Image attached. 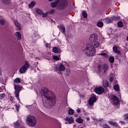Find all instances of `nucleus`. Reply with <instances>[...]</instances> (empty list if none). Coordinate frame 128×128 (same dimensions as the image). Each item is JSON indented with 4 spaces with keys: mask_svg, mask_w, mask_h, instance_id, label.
Here are the masks:
<instances>
[{
    "mask_svg": "<svg viewBox=\"0 0 128 128\" xmlns=\"http://www.w3.org/2000/svg\"><path fill=\"white\" fill-rule=\"evenodd\" d=\"M41 94L43 98V104L46 108H52L56 104V95L48 88H42L41 90Z\"/></svg>",
    "mask_w": 128,
    "mask_h": 128,
    "instance_id": "nucleus-1",
    "label": "nucleus"
},
{
    "mask_svg": "<svg viewBox=\"0 0 128 128\" xmlns=\"http://www.w3.org/2000/svg\"><path fill=\"white\" fill-rule=\"evenodd\" d=\"M50 6L52 8H56L58 10H62L68 6V2L66 0H57L55 2L50 3Z\"/></svg>",
    "mask_w": 128,
    "mask_h": 128,
    "instance_id": "nucleus-2",
    "label": "nucleus"
},
{
    "mask_svg": "<svg viewBox=\"0 0 128 128\" xmlns=\"http://www.w3.org/2000/svg\"><path fill=\"white\" fill-rule=\"evenodd\" d=\"M82 50L88 56H94L96 54V48L94 47V45L88 44L86 48H82Z\"/></svg>",
    "mask_w": 128,
    "mask_h": 128,
    "instance_id": "nucleus-3",
    "label": "nucleus"
},
{
    "mask_svg": "<svg viewBox=\"0 0 128 128\" xmlns=\"http://www.w3.org/2000/svg\"><path fill=\"white\" fill-rule=\"evenodd\" d=\"M26 124L29 126H36V118L32 116H28L26 118Z\"/></svg>",
    "mask_w": 128,
    "mask_h": 128,
    "instance_id": "nucleus-4",
    "label": "nucleus"
},
{
    "mask_svg": "<svg viewBox=\"0 0 128 128\" xmlns=\"http://www.w3.org/2000/svg\"><path fill=\"white\" fill-rule=\"evenodd\" d=\"M30 67V64L28 62H26L24 65L20 69L19 72L20 74H24L26 72V70Z\"/></svg>",
    "mask_w": 128,
    "mask_h": 128,
    "instance_id": "nucleus-5",
    "label": "nucleus"
},
{
    "mask_svg": "<svg viewBox=\"0 0 128 128\" xmlns=\"http://www.w3.org/2000/svg\"><path fill=\"white\" fill-rule=\"evenodd\" d=\"M92 96L88 100V104L90 106H94V103L96 100V96L94 94H92Z\"/></svg>",
    "mask_w": 128,
    "mask_h": 128,
    "instance_id": "nucleus-6",
    "label": "nucleus"
},
{
    "mask_svg": "<svg viewBox=\"0 0 128 128\" xmlns=\"http://www.w3.org/2000/svg\"><path fill=\"white\" fill-rule=\"evenodd\" d=\"M14 90H15V96L17 98V100H20L18 96H20V88L21 87L18 85L14 84Z\"/></svg>",
    "mask_w": 128,
    "mask_h": 128,
    "instance_id": "nucleus-7",
    "label": "nucleus"
},
{
    "mask_svg": "<svg viewBox=\"0 0 128 128\" xmlns=\"http://www.w3.org/2000/svg\"><path fill=\"white\" fill-rule=\"evenodd\" d=\"M109 98L111 102H114V104L116 105L118 104H120V100H118V98L116 96L113 95L110 96Z\"/></svg>",
    "mask_w": 128,
    "mask_h": 128,
    "instance_id": "nucleus-8",
    "label": "nucleus"
},
{
    "mask_svg": "<svg viewBox=\"0 0 128 128\" xmlns=\"http://www.w3.org/2000/svg\"><path fill=\"white\" fill-rule=\"evenodd\" d=\"M64 62H62V64H60L58 67L56 68V70L58 72H64L66 70V67L64 66Z\"/></svg>",
    "mask_w": 128,
    "mask_h": 128,
    "instance_id": "nucleus-9",
    "label": "nucleus"
},
{
    "mask_svg": "<svg viewBox=\"0 0 128 128\" xmlns=\"http://www.w3.org/2000/svg\"><path fill=\"white\" fill-rule=\"evenodd\" d=\"M89 40L91 42H96V40H98V35L96 34H92L89 38Z\"/></svg>",
    "mask_w": 128,
    "mask_h": 128,
    "instance_id": "nucleus-10",
    "label": "nucleus"
},
{
    "mask_svg": "<svg viewBox=\"0 0 128 128\" xmlns=\"http://www.w3.org/2000/svg\"><path fill=\"white\" fill-rule=\"evenodd\" d=\"M94 90L95 92L98 94H102L104 92V90L102 87L96 88L94 89Z\"/></svg>",
    "mask_w": 128,
    "mask_h": 128,
    "instance_id": "nucleus-11",
    "label": "nucleus"
},
{
    "mask_svg": "<svg viewBox=\"0 0 128 128\" xmlns=\"http://www.w3.org/2000/svg\"><path fill=\"white\" fill-rule=\"evenodd\" d=\"M22 126V120H18L16 122H14V128H18Z\"/></svg>",
    "mask_w": 128,
    "mask_h": 128,
    "instance_id": "nucleus-12",
    "label": "nucleus"
},
{
    "mask_svg": "<svg viewBox=\"0 0 128 128\" xmlns=\"http://www.w3.org/2000/svg\"><path fill=\"white\" fill-rule=\"evenodd\" d=\"M35 10H36V14H37L42 16V14H44V11L40 8H36Z\"/></svg>",
    "mask_w": 128,
    "mask_h": 128,
    "instance_id": "nucleus-13",
    "label": "nucleus"
},
{
    "mask_svg": "<svg viewBox=\"0 0 128 128\" xmlns=\"http://www.w3.org/2000/svg\"><path fill=\"white\" fill-rule=\"evenodd\" d=\"M14 22L15 26H16V28H18V30H22V26H20V24L18 23V22L16 20H14Z\"/></svg>",
    "mask_w": 128,
    "mask_h": 128,
    "instance_id": "nucleus-14",
    "label": "nucleus"
},
{
    "mask_svg": "<svg viewBox=\"0 0 128 128\" xmlns=\"http://www.w3.org/2000/svg\"><path fill=\"white\" fill-rule=\"evenodd\" d=\"M93 44L94 48H100V42H98L97 40L93 42Z\"/></svg>",
    "mask_w": 128,
    "mask_h": 128,
    "instance_id": "nucleus-15",
    "label": "nucleus"
},
{
    "mask_svg": "<svg viewBox=\"0 0 128 128\" xmlns=\"http://www.w3.org/2000/svg\"><path fill=\"white\" fill-rule=\"evenodd\" d=\"M64 120H66V122H68V124H72L74 122V118H64Z\"/></svg>",
    "mask_w": 128,
    "mask_h": 128,
    "instance_id": "nucleus-16",
    "label": "nucleus"
},
{
    "mask_svg": "<svg viewBox=\"0 0 128 128\" xmlns=\"http://www.w3.org/2000/svg\"><path fill=\"white\" fill-rule=\"evenodd\" d=\"M104 22H105V24H110L112 22V19L110 18H106L103 20Z\"/></svg>",
    "mask_w": 128,
    "mask_h": 128,
    "instance_id": "nucleus-17",
    "label": "nucleus"
},
{
    "mask_svg": "<svg viewBox=\"0 0 128 128\" xmlns=\"http://www.w3.org/2000/svg\"><path fill=\"white\" fill-rule=\"evenodd\" d=\"M36 2L34 1L31 2L30 4H28V8H32L34 6L35 4H36Z\"/></svg>",
    "mask_w": 128,
    "mask_h": 128,
    "instance_id": "nucleus-18",
    "label": "nucleus"
},
{
    "mask_svg": "<svg viewBox=\"0 0 128 128\" xmlns=\"http://www.w3.org/2000/svg\"><path fill=\"white\" fill-rule=\"evenodd\" d=\"M2 4H12V0H2Z\"/></svg>",
    "mask_w": 128,
    "mask_h": 128,
    "instance_id": "nucleus-19",
    "label": "nucleus"
},
{
    "mask_svg": "<svg viewBox=\"0 0 128 128\" xmlns=\"http://www.w3.org/2000/svg\"><path fill=\"white\" fill-rule=\"evenodd\" d=\"M113 50L116 54H120V51L118 50V47L114 46L113 47Z\"/></svg>",
    "mask_w": 128,
    "mask_h": 128,
    "instance_id": "nucleus-20",
    "label": "nucleus"
},
{
    "mask_svg": "<svg viewBox=\"0 0 128 128\" xmlns=\"http://www.w3.org/2000/svg\"><path fill=\"white\" fill-rule=\"evenodd\" d=\"M16 38L17 40H20L22 38V35L20 32H16Z\"/></svg>",
    "mask_w": 128,
    "mask_h": 128,
    "instance_id": "nucleus-21",
    "label": "nucleus"
},
{
    "mask_svg": "<svg viewBox=\"0 0 128 128\" xmlns=\"http://www.w3.org/2000/svg\"><path fill=\"white\" fill-rule=\"evenodd\" d=\"M102 69L104 70V72H106L108 70V66L106 64H104L102 66Z\"/></svg>",
    "mask_w": 128,
    "mask_h": 128,
    "instance_id": "nucleus-22",
    "label": "nucleus"
},
{
    "mask_svg": "<svg viewBox=\"0 0 128 128\" xmlns=\"http://www.w3.org/2000/svg\"><path fill=\"white\" fill-rule=\"evenodd\" d=\"M114 90L118 92V90H120V86H118V84H116L114 86Z\"/></svg>",
    "mask_w": 128,
    "mask_h": 128,
    "instance_id": "nucleus-23",
    "label": "nucleus"
},
{
    "mask_svg": "<svg viewBox=\"0 0 128 128\" xmlns=\"http://www.w3.org/2000/svg\"><path fill=\"white\" fill-rule=\"evenodd\" d=\"M108 124H112V126H118V124H116V122H114L112 120L108 121Z\"/></svg>",
    "mask_w": 128,
    "mask_h": 128,
    "instance_id": "nucleus-24",
    "label": "nucleus"
},
{
    "mask_svg": "<svg viewBox=\"0 0 128 128\" xmlns=\"http://www.w3.org/2000/svg\"><path fill=\"white\" fill-rule=\"evenodd\" d=\"M97 26L98 28H102L104 26V22H99L97 23Z\"/></svg>",
    "mask_w": 128,
    "mask_h": 128,
    "instance_id": "nucleus-25",
    "label": "nucleus"
},
{
    "mask_svg": "<svg viewBox=\"0 0 128 128\" xmlns=\"http://www.w3.org/2000/svg\"><path fill=\"white\" fill-rule=\"evenodd\" d=\"M53 52L55 54H58V52H60V49L56 47H54L53 48Z\"/></svg>",
    "mask_w": 128,
    "mask_h": 128,
    "instance_id": "nucleus-26",
    "label": "nucleus"
},
{
    "mask_svg": "<svg viewBox=\"0 0 128 128\" xmlns=\"http://www.w3.org/2000/svg\"><path fill=\"white\" fill-rule=\"evenodd\" d=\"M60 30H61V32H63V34H64V32H66V28L64 27V26H60Z\"/></svg>",
    "mask_w": 128,
    "mask_h": 128,
    "instance_id": "nucleus-27",
    "label": "nucleus"
},
{
    "mask_svg": "<svg viewBox=\"0 0 128 128\" xmlns=\"http://www.w3.org/2000/svg\"><path fill=\"white\" fill-rule=\"evenodd\" d=\"M103 86H104V88H106L108 86V82L106 80H104L103 81Z\"/></svg>",
    "mask_w": 128,
    "mask_h": 128,
    "instance_id": "nucleus-28",
    "label": "nucleus"
},
{
    "mask_svg": "<svg viewBox=\"0 0 128 128\" xmlns=\"http://www.w3.org/2000/svg\"><path fill=\"white\" fill-rule=\"evenodd\" d=\"M76 122L78 124H82V122H84V120H82V118H78L76 119Z\"/></svg>",
    "mask_w": 128,
    "mask_h": 128,
    "instance_id": "nucleus-29",
    "label": "nucleus"
},
{
    "mask_svg": "<svg viewBox=\"0 0 128 128\" xmlns=\"http://www.w3.org/2000/svg\"><path fill=\"white\" fill-rule=\"evenodd\" d=\"M118 28H122V26H124V24H122V21L118 22Z\"/></svg>",
    "mask_w": 128,
    "mask_h": 128,
    "instance_id": "nucleus-30",
    "label": "nucleus"
},
{
    "mask_svg": "<svg viewBox=\"0 0 128 128\" xmlns=\"http://www.w3.org/2000/svg\"><path fill=\"white\" fill-rule=\"evenodd\" d=\"M98 56H104L105 58H108V54H106L104 52L99 54Z\"/></svg>",
    "mask_w": 128,
    "mask_h": 128,
    "instance_id": "nucleus-31",
    "label": "nucleus"
},
{
    "mask_svg": "<svg viewBox=\"0 0 128 128\" xmlns=\"http://www.w3.org/2000/svg\"><path fill=\"white\" fill-rule=\"evenodd\" d=\"M82 16L84 18H88V14L86 12H83L82 13Z\"/></svg>",
    "mask_w": 128,
    "mask_h": 128,
    "instance_id": "nucleus-32",
    "label": "nucleus"
},
{
    "mask_svg": "<svg viewBox=\"0 0 128 128\" xmlns=\"http://www.w3.org/2000/svg\"><path fill=\"white\" fill-rule=\"evenodd\" d=\"M14 82H15L16 84H20V78H16L14 80Z\"/></svg>",
    "mask_w": 128,
    "mask_h": 128,
    "instance_id": "nucleus-33",
    "label": "nucleus"
},
{
    "mask_svg": "<svg viewBox=\"0 0 128 128\" xmlns=\"http://www.w3.org/2000/svg\"><path fill=\"white\" fill-rule=\"evenodd\" d=\"M109 60L110 62H114V56H110L109 58Z\"/></svg>",
    "mask_w": 128,
    "mask_h": 128,
    "instance_id": "nucleus-34",
    "label": "nucleus"
},
{
    "mask_svg": "<svg viewBox=\"0 0 128 128\" xmlns=\"http://www.w3.org/2000/svg\"><path fill=\"white\" fill-rule=\"evenodd\" d=\"M0 24H2V26H4V24H6V20H4L3 19L0 20Z\"/></svg>",
    "mask_w": 128,
    "mask_h": 128,
    "instance_id": "nucleus-35",
    "label": "nucleus"
},
{
    "mask_svg": "<svg viewBox=\"0 0 128 128\" xmlns=\"http://www.w3.org/2000/svg\"><path fill=\"white\" fill-rule=\"evenodd\" d=\"M53 59L54 60H60V58L58 56H53Z\"/></svg>",
    "mask_w": 128,
    "mask_h": 128,
    "instance_id": "nucleus-36",
    "label": "nucleus"
},
{
    "mask_svg": "<svg viewBox=\"0 0 128 128\" xmlns=\"http://www.w3.org/2000/svg\"><path fill=\"white\" fill-rule=\"evenodd\" d=\"M48 14V12H46V13H44L43 12V14H41V16H42L43 18H46Z\"/></svg>",
    "mask_w": 128,
    "mask_h": 128,
    "instance_id": "nucleus-37",
    "label": "nucleus"
},
{
    "mask_svg": "<svg viewBox=\"0 0 128 128\" xmlns=\"http://www.w3.org/2000/svg\"><path fill=\"white\" fill-rule=\"evenodd\" d=\"M74 111L72 109H70V110L68 111L69 114L72 115V114H74Z\"/></svg>",
    "mask_w": 128,
    "mask_h": 128,
    "instance_id": "nucleus-38",
    "label": "nucleus"
},
{
    "mask_svg": "<svg viewBox=\"0 0 128 128\" xmlns=\"http://www.w3.org/2000/svg\"><path fill=\"white\" fill-rule=\"evenodd\" d=\"M4 96H6V94H0V100H2V98H4Z\"/></svg>",
    "mask_w": 128,
    "mask_h": 128,
    "instance_id": "nucleus-39",
    "label": "nucleus"
},
{
    "mask_svg": "<svg viewBox=\"0 0 128 128\" xmlns=\"http://www.w3.org/2000/svg\"><path fill=\"white\" fill-rule=\"evenodd\" d=\"M102 126L104 128H110V126H108V124H104Z\"/></svg>",
    "mask_w": 128,
    "mask_h": 128,
    "instance_id": "nucleus-40",
    "label": "nucleus"
},
{
    "mask_svg": "<svg viewBox=\"0 0 128 128\" xmlns=\"http://www.w3.org/2000/svg\"><path fill=\"white\" fill-rule=\"evenodd\" d=\"M120 16H114V20H120Z\"/></svg>",
    "mask_w": 128,
    "mask_h": 128,
    "instance_id": "nucleus-41",
    "label": "nucleus"
},
{
    "mask_svg": "<svg viewBox=\"0 0 128 128\" xmlns=\"http://www.w3.org/2000/svg\"><path fill=\"white\" fill-rule=\"evenodd\" d=\"M124 118L125 120H128V114H125L124 115Z\"/></svg>",
    "mask_w": 128,
    "mask_h": 128,
    "instance_id": "nucleus-42",
    "label": "nucleus"
},
{
    "mask_svg": "<svg viewBox=\"0 0 128 128\" xmlns=\"http://www.w3.org/2000/svg\"><path fill=\"white\" fill-rule=\"evenodd\" d=\"M16 110H17V112H18V110H20V106L16 105Z\"/></svg>",
    "mask_w": 128,
    "mask_h": 128,
    "instance_id": "nucleus-43",
    "label": "nucleus"
},
{
    "mask_svg": "<svg viewBox=\"0 0 128 128\" xmlns=\"http://www.w3.org/2000/svg\"><path fill=\"white\" fill-rule=\"evenodd\" d=\"M54 10H51L49 12V14H54Z\"/></svg>",
    "mask_w": 128,
    "mask_h": 128,
    "instance_id": "nucleus-44",
    "label": "nucleus"
},
{
    "mask_svg": "<svg viewBox=\"0 0 128 128\" xmlns=\"http://www.w3.org/2000/svg\"><path fill=\"white\" fill-rule=\"evenodd\" d=\"M98 70H100V68H102V65L100 64V65H98Z\"/></svg>",
    "mask_w": 128,
    "mask_h": 128,
    "instance_id": "nucleus-45",
    "label": "nucleus"
},
{
    "mask_svg": "<svg viewBox=\"0 0 128 128\" xmlns=\"http://www.w3.org/2000/svg\"><path fill=\"white\" fill-rule=\"evenodd\" d=\"M77 112H80V108H78L76 110Z\"/></svg>",
    "mask_w": 128,
    "mask_h": 128,
    "instance_id": "nucleus-46",
    "label": "nucleus"
},
{
    "mask_svg": "<svg viewBox=\"0 0 128 128\" xmlns=\"http://www.w3.org/2000/svg\"><path fill=\"white\" fill-rule=\"evenodd\" d=\"M110 82H112L114 80V78H110Z\"/></svg>",
    "mask_w": 128,
    "mask_h": 128,
    "instance_id": "nucleus-47",
    "label": "nucleus"
},
{
    "mask_svg": "<svg viewBox=\"0 0 128 128\" xmlns=\"http://www.w3.org/2000/svg\"><path fill=\"white\" fill-rule=\"evenodd\" d=\"M86 120H87L88 121V120H90V118H86Z\"/></svg>",
    "mask_w": 128,
    "mask_h": 128,
    "instance_id": "nucleus-48",
    "label": "nucleus"
},
{
    "mask_svg": "<svg viewBox=\"0 0 128 128\" xmlns=\"http://www.w3.org/2000/svg\"><path fill=\"white\" fill-rule=\"evenodd\" d=\"M2 74V71L0 70V76Z\"/></svg>",
    "mask_w": 128,
    "mask_h": 128,
    "instance_id": "nucleus-49",
    "label": "nucleus"
},
{
    "mask_svg": "<svg viewBox=\"0 0 128 128\" xmlns=\"http://www.w3.org/2000/svg\"><path fill=\"white\" fill-rule=\"evenodd\" d=\"M49 2H52L54 0H48Z\"/></svg>",
    "mask_w": 128,
    "mask_h": 128,
    "instance_id": "nucleus-50",
    "label": "nucleus"
},
{
    "mask_svg": "<svg viewBox=\"0 0 128 128\" xmlns=\"http://www.w3.org/2000/svg\"><path fill=\"white\" fill-rule=\"evenodd\" d=\"M115 82H116V84L117 82H118V81H115Z\"/></svg>",
    "mask_w": 128,
    "mask_h": 128,
    "instance_id": "nucleus-51",
    "label": "nucleus"
},
{
    "mask_svg": "<svg viewBox=\"0 0 128 128\" xmlns=\"http://www.w3.org/2000/svg\"><path fill=\"white\" fill-rule=\"evenodd\" d=\"M126 123H122V124H125Z\"/></svg>",
    "mask_w": 128,
    "mask_h": 128,
    "instance_id": "nucleus-52",
    "label": "nucleus"
},
{
    "mask_svg": "<svg viewBox=\"0 0 128 128\" xmlns=\"http://www.w3.org/2000/svg\"><path fill=\"white\" fill-rule=\"evenodd\" d=\"M126 40H128V36H127Z\"/></svg>",
    "mask_w": 128,
    "mask_h": 128,
    "instance_id": "nucleus-53",
    "label": "nucleus"
},
{
    "mask_svg": "<svg viewBox=\"0 0 128 128\" xmlns=\"http://www.w3.org/2000/svg\"><path fill=\"white\" fill-rule=\"evenodd\" d=\"M65 124H68V122H65Z\"/></svg>",
    "mask_w": 128,
    "mask_h": 128,
    "instance_id": "nucleus-54",
    "label": "nucleus"
}]
</instances>
